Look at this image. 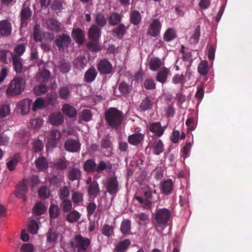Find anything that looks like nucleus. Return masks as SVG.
Masks as SVG:
<instances>
[{
	"instance_id": "23",
	"label": "nucleus",
	"mask_w": 252,
	"mask_h": 252,
	"mask_svg": "<svg viewBox=\"0 0 252 252\" xmlns=\"http://www.w3.org/2000/svg\"><path fill=\"white\" fill-rule=\"evenodd\" d=\"M100 29L96 25H93L90 28L88 35L90 39L98 40L100 36Z\"/></svg>"
},
{
	"instance_id": "6",
	"label": "nucleus",
	"mask_w": 252,
	"mask_h": 252,
	"mask_svg": "<svg viewBox=\"0 0 252 252\" xmlns=\"http://www.w3.org/2000/svg\"><path fill=\"white\" fill-rule=\"evenodd\" d=\"M171 217L170 211L166 208L159 209L156 213L155 219L157 222L160 225H165Z\"/></svg>"
},
{
	"instance_id": "15",
	"label": "nucleus",
	"mask_w": 252,
	"mask_h": 252,
	"mask_svg": "<svg viewBox=\"0 0 252 252\" xmlns=\"http://www.w3.org/2000/svg\"><path fill=\"white\" fill-rule=\"evenodd\" d=\"M32 11L28 6L24 5L21 10L20 16L21 18V24L22 26H27L28 20L30 19Z\"/></svg>"
},
{
	"instance_id": "56",
	"label": "nucleus",
	"mask_w": 252,
	"mask_h": 252,
	"mask_svg": "<svg viewBox=\"0 0 252 252\" xmlns=\"http://www.w3.org/2000/svg\"><path fill=\"white\" fill-rule=\"evenodd\" d=\"M38 195L41 199H45L47 198L50 195L49 189L45 186H41L38 191Z\"/></svg>"
},
{
	"instance_id": "10",
	"label": "nucleus",
	"mask_w": 252,
	"mask_h": 252,
	"mask_svg": "<svg viewBox=\"0 0 252 252\" xmlns=\"http://www.w3.org/2000/svg\"><path fill=\"white\" fill-rule=\"evenodd\" d=\"M81 144L79 140L68 139L64 143L65 149L72 153L78 152L80 150Z\"/></svg>"
},
{
	"instance_id": "11",
	"label": "nucleus",
	"mask_w": 252,
	"mask_h": 252,
	"mask_svg": "<svg viewBox=\"0 0 252 252\" xmlns=\"http://www.w3.org/2000/svg\"><path fill=\"white\" fill-rule=\"evenodd\" d=\"M28 191L27 180H24L17 185L15 194L17 197L23 198V201H26L27 200L26 195Z\"/></svg>"
},
{
	"instance_id": "44",
	"label": "nucleus",
	"mask_w": 252,
	"mask_h": 252,
	"mask_svg": "<svg viewBox=\"0 0 252 252\" xmlns=\"http://www.w3.org/2000/svg\"><path fill=\"white\" fill-rule=\"evenodd\" d=\"M94 21L96 26L99 27H104L107 22L104 15L101 12L97 13L94 15Z\"/></svg>"
},
{
	"instance_id": "29",
	"label": "nucleus",
	"mask_w": 252,
	"mask_h": 252,
	"mask_svg": "<svg viewBox=\"0 0 252 252\" xmlns=\"http://www.w3.org/2000/svg\"><path fill=\"white\" fill-rule=\"evenodd\" d=\"M62 111L65 115L71 118H75L77 116L76 109L68 104H65L63 105Z\"/></svg>"
},
{
	"instance_id": "35",
	"label": "nucleus",
	"mask_w": 252,
	"mask_h": 252,
	"mask_svg": "<svg viewBox=\"0 0 252 252\" xmlns=\"http://www.w3.org/2000/svg\"><path fill=\"white\" fill-rule=\"evenodd\" d=\"M149 68L153 71L158 70L162 65V62L160 59L154 57L150 59L149 62Z\"/></svg>"
},
{
	"instance_id": "36",
	"label": "nucleus",
	"mask_w": 252,
	"mask_h": 252,
	"mask_svg": "<svg viewBox=\"0 0 252 252\" xmlns=\"http://www.w3.org/2000/svg\"><path fill=\"white\" fill-rule=\"evenodd\" d=\"M81 176V171L77 167L72 168L68 172V177L71 181L79 180Z\"/></svg>"
},
{
	"instance_id": "21",
	"label": "nucleus",
	"mask_w": 252,
	"mask_h": 252,
	"mask_svg": "<svg viewBox=\"0 0 252 252\" xmlns=\"http://www.w3.org/2000/svg\"><path fill=\"white\" fill-rule=\"evenodd\" d=\"M142 20V15L136 10H131L129 13V22L134 26L140 24Z\"/></svg>"
},
{
	"instance_id": "2",
	"label": "nucleus",
	"mask_w": 252,
	"mask_h": 252,
	"mask_svg": "<svg viewBox=\"0 0 252 252\" xmlns=\"http://www.w3.org/2000/svg\"><path fill=\"white\" fill-rule=\"evenodd\" d=\"M26 81L21 77L14 78L8 86L6 92L9 96H16L22 93L25 89Z\"/></svg>"
},
{
	"instance_id": "39",
	"label": "nucleus",
	"mask_w": 252,
	"mask_h": 252,
	"mask_svg": "<svg viewBox=\"0 0 252 252\" xmlns=\"http://www.w3.org/2000/svg\"><path fill=\"white\" fill-rule=\"evenodd\" d=\"M35 164L39 171H43L48 167V163L45 158L39 157L35 161Z\"/></svg>"
},
{
	"instance_id": "5",
	"label": "nucleus",
	"mask_w": 252,
	"mask_h": 252,
	"mask_svg": "<svg viewBox=\"0 0 252 252\" xmlns=\"http://www.w3.org/2000/svg\"><path fill=\"white\" fill-rule=\"evenodd\" d=\"M55 42L58 49L60 51H63L71 44L72 40L68 34L62 33L57 36Z\"/></svg>"
},
{
	"instance_id": "64",
	"label": "nucleus",
	"mask_w": 252,
	"mask_h": 252,
	"mask_svg": "<svg viewBox=\"0 0 252 252\" xmlns=\"http://www.w3.org/2000/svg\"><path fill=\"white\" fill-rule=\"evenodd\" d=\"M101 232L102 234L109 238L113 233V228L112 226L105 224L101 229Z\"/></svg>"
},
{
	"instance_id": "59",
	"label": "nucleus",
	"mask_w": 252,
	"mask_h": 252,
	"mask_svg": "<svg viewBox=\"0 0 252 252\" xmlns=\"http://www.w3.org/2000/svg\"><path fill=\"white\" fill-rule=\"evenodd\" d=\"M44 106V101L41 97H38L34 101L32 107L33 111H35L38 109H41Z\"/></svg>"
},
{
	"instance_id": "22",
	"label": "nucleus",
	"mask_w": 252,
	"mask_h": 252,
	"mask_svg": "<svg viewBox=\"0 0 252 252\" xmlns=\"http://www.w3.org/2000/svg\"><path fill=\"white\" fill-rule=\"evenodd\" d=\"M127 140L129 144L137 146L144 140V135L141 133H134L129 135Z\"/></svg>"
},
{
	"instance_id": "18",
	"label": "nucleus",
	"mask_w": 252,
	"mask_h": 252,
	"mask_svg": "<svg viewBox=\"0 0 252 252\" xmlns=\"http://www.w3.org/2000/svg\"><path fill=\"white\" fill-rule=\"evenodd\" d=\"M32 100L30 99H24L18 102L17 106L19 109L21 110L22 115H26L29 112Z\"/></svg>"
},
{
	"instance_id": "53",
	"label": "nucleus",
	"mask_w": 252,
	"mask_h": 252,
	"mask_svg": "<svg viewBox=\"0 0 252 252\" xmlns=\"http://www.w3.org/2000/svg\"><path fill=\"white\" fill-rule=\"evenodd\" d=\"M19 154L15 155L7 163V166L10 171L13 170L19 161Z\"/></svg>"
},
{
	"instance_id": "28",
	"label": "nucleus",
	"mask_w": 252,
	"mask_h": 252,
	"mask_svg": "<svg viewBox=\"0 0 252 252\" xmlns=\"http://www.w3.org/2000/svg\"><path fill=\"white\" fill-rule=\"evenodd\" d=\"M169 69L166 67L162 68L158 73L156 76V80L162 84H164L167 79L168 74L169 73Z\"/></svg>"
},
{
	"instance_id": "32",
	"label": "nucleus",
	"mask_w": 252,
	"mask_h": 252,
	"mask_svg": "<svg viewBox=\"0 0 252 252\" xmlns=\"http://www.w3.org/2000/svg\"><path fill=\"white\" fill-rule=\"evenodd\" d=\"M67 213L65 219L70 223L77 222L81 217L80 213L75 210L71 211Z\"/></svg>"
},
{
	"instance_id": "42",
	"label": "nucleus",
	"mask_w": 252,
	"mask_h": 252,
	"mask_svg": "<svg viewBox=\"0 0 252 252\" xmlns=\"http://www.w3.org/2000/svg\"><path fill=\"white\" fill-rule=\"evenodd\" d=\"M48 28L52 31L58 32L61 30V24L58 21L54 19H51L47 22Z\"/></svg>"
},
{
	"instance_id": "47",
	"label": "nucleus",
	"mask_w": 252,
	"mask_h": 252,
	"mask_svg": "<svg viewBox=\"0 0 252 252\" xmlns=\"http://www.w3.org/2000/svg\"><path fill=\"white\" fill-rule=\"evenodd\" d=\"M122 20L121 15L117 12H113L109 17V23L112 26H116L120 24Z\"/></svg>"
},
{
	"instance_id": "31",
	"label": "nucleus",
	"mask_w": 252,
	"mask_h": 252,
	"mask_svg": "<svg viewBox=\"0 0 252 252\" xmlns=\"http://www.w3.org/2000/svg\"><path fill=\"white\" fill-rule=\"evenodd\" d=\"M69 164V161L64 158H58L53 162L54 167L60 170L65 169Z\"/></svg>"
},
{
	"instance_id": "27",
	"label": "nucleus",
	"mask_w": 252,
	"mask_h": 252,
	"mask_svg": "<svg viewBox=\"0 0 252 252\" xmlns=\"http://www.w3.org/2000/svg\"><path fill=\"white\" fill-rule=\"evenodd\" d=\"M100 192L99 187L97 181H94L89 185L88 193L90 196L96 197Z\"/></svg>"
},
{
	"instance_id": "37",
	"label": "nucleus",
	"mask_w": 252,
	"mask_h": 252,
	"mask_svg": "<svg viewBox=\"0 0 252 252\" xmlns=\"http://www.w3.org/2000/svg\"><path fill=\"white\" fill-rule=\"evenodd\" d=\"M71 199L74 204L80 206L84 201V195L80 191H74L72 193Z\"/></svg>"
},
{
	"instance_id": "3",
	"label": "nucleus",
	"mask_w": 252,
	"mask_h": 252,
	"mask_svg": "<svg viewBox=\"0 0 252 252\" xmlns=\"http://www.w3.org/2000/svg\"><path fill=\"white\" fill-rule=\"evenodd\" d=\"M83 168L87 173L97 172L99 173L102 171L106 169L108 166L102 160H100L97 165L94 159H89L84 162Z\"/></svg>"
},
{
	"instance_id": "57",
	"label": "nucleus",
	"mask_w": 252,
	"mask_h": 252,
	"mask_svg": "<svg viewBox=\"0 0 252 252\" xmlns=\"http://www.w3.org/2000/svg\"><path fill=\"white\" fill-rule=\"evenodd\" d=\"M47 240L50 243H55L58 238V234L53 231L52 229H49L46 235Z\"/></svg>"
},
{
	"instance_id": "55",
	"label": "nucleus",
	"mask_w": 252,
	"mask_h": 252,
	"mask_svg": "<svg viewBox=\"0 0 252 252\" xmlns=\"http://www.w3.org/2000/svg\"><path fill=\"white\" fill-rule=\"evenodd\" d=\"M7 56H11L12 58L13 56V53L10 51L4 49H1L0 50V60L3 63H8L7 61Z\"/></svg>"
},
{
	"instance_id": "4",
	"label": "nucleus",
	"mask_w": 252,
	"mask_h": 252,
	"mask_svg": "<svg viewBox=\"0 0 252 252\" xmlns=\"http://www.w3.org/2000/svg\"><path fill=\"white\" fill-rule=\"evenodd\" d=\"M91 240L80 234L75 236L74 241H71L70 245L71 248H76L78 252L86 251L91 244Z\"/></svg>"
},
{
	"instance_id": "19",
	"label": "nucleus",
	"mask_w": 252,
	"mask_h": 252,
	"mask_svg": "<svg viewBox=\"0 0 252 252\" xmlns=\"http://www.w3.org/2000/svg\"><path fill=\"white\" fill-rule=\"evenodd\" d=\"M64 117L60 112L53 113L50 114L49 118L50 123L53 126H59L64 121Z\"/></svg>"
},
{
	"instance_id": "60",
	"label": "nucleus",
	"mask_w": 252,
	"mask_h": 252,
	"mask_svg": "<svg viewBox=\"0 0 252 252\" xmlns=\"http://www.w3.org/2000/svg\"><path fill=\"white\" fill-rule=\"evenodd\" d=\"M200 36V27L199 26H198L191 36L190 41L191 42L194 44L197 43L199 40V37Z\"/></svg>"
},
{
	"instance_id": "26",
	"label": "nucleus",
	"mask_w": 252,
	"mask_h": 252,
	"mask_svg": "<svg viewBox=\"0 0 252 252\" xmlns=\"http://www.w3.org/2000/svg\"><path fill=\"white\" fill-rule=\"evenodd\" d=\"M97 74V72L94 68L92 67L89 68L85 73L84 78L85 82L87 83H92L95 80Z\"/></svg>"
},
{
	"instance_id": "7",
	"label": "nucleus",
	"mask_w": 252,
	"mask_h": 252,
	"mask_svg": "<svg viewBox=\"0 0 252 252\" xmlns=\"http://www.w3.org/2000/svg\"><path fill=\"white\" fill-rule=\"evenodd\" d=\"M105 187L107 191L110 194H116L120 189L117 177L113 176L108 178Z\"/></svg>"
},
{
	"instance_id": "63",
	"label": "nucleus",
	"mask_w": 252,
	"mask_h": 252,
	"mask_svg": "<svg viewBox=\"0 0 252 252\" xmlns=\"http://www.w3.org/2000/svg\"><path fill=\"white\" fill-rule=\"evenodd\" d=\"M33 36L34 40L36 42L42 41L41 31L39 25H36L34 26Z\"/></svg>"
},
{
	"instance_id": "46",
	"label": "nucleus",
	"mask_w": 252,
	"mask_h": 252,
	"mask_svg": "<svg viewBox=\"0 0 252 252\" xmlns=\"http://www.w3.org/2000/svg\"><path fill=\"white\" fill-rule=\"evenodd\" d=\"M71 64L69 62L64 59H62L59 61L58 65L61 72L63 73H66L69 72L71 69Z\"/></svg>"
},
{
	"instance_id": "51",
	"label": "nucleus",
	"mask_w": 252,
	"mask_h": 252,
	"mask_svg": "<svg viewBox=\"0 0 252 252\" xmlns=\"http://www.w3.org/2000/svg\"><path fill=\"white\" fill-rule=\"evenodd\" d=\"M176 37L175 31L172 29H168L164 33L163 38L166 42H169L173 40Z\"/></svg>"
},
{
	"instance_id": "61",
	"label": "nucleus",
	"mask_w": 252,
	"mask_h": 252,
	"mask_svg": "<svg viewBox=\"0 0 252 252\" xmlns=\"http://www.w3.org/2000/svg\"><path fill=\"white\" fill-rule=\"evenodd\" d=\"M28 231L32 234H36L38 229V224L35 220H32L29 223Z\"/></svg>"
},
{
	"instance_id": "40",
	"label": "nucleus",
	"mask_w": 252,
	"mask_h": 252,
	"mask_svg": "<svg viewBox=\"0 0 252 252\" xmlns=\"http://www.w3.org/2000/svg\"><path fill=\"white\" fill-rule=\"evenodd\" d=\"M49 213L50 218L55 219L60 216L61 209L57 205L51 204L49 209Z\"/></svg>"
},
{
	"instance_id": "45",
	"label": "nucleus",
	"mask_w": 252,
	"mask_h": 252,
	"mask_svg": "<svg viewBox=\"0 0 252 252\" xmlns=\"http://www.w3.org/2000/svg\"><path fill=\"white\" fill-rule=\"evenodd\" d=\"M72 202L69 199L61 200L60 207L64 213L70 212L72 209Z\"/></svg>"
},
{
	"instance_id": "14",
	"label": "nucleus",
	"mask_w": 252,
	"mask_h": 252,
	"mask_svg": "<svg viewBox=\"0 0 252 252\" xmlns=\"http://www.w3.org/2000/svg\"><path fill=\"white\" fill-rule=\"evenodd\" d=\"M62 136V133L60 130L57 129L52 130L47 143L48 146L51 148H55L57 142L61 139Z\"/></svg>"
},
{
	"instance_id": "62",
	"label": "nucleus",
	"mask_w": 252,
	"mask_h": 252,
	"mask_svg": "<svg viewBox=\"0 0 252 252\" xmlns=\"http://www.w3.org/2000/svg\"><path fill=\"white\" fill-rule=\"evenodd\" d=\"M59 94L62 99H66L69 97L70 92L67 87L64 86L60 89Z\"/></svg>"
},
{
	"instance_id": "43",
	"label": "nucleus",
	"mask_w": 252,
	"mask_h": 252,
	"mask_svg": "<svg viewBox=\"0 0 252 252\" xmlns=\"http://www.w3.org/2000/svg\"><path fill=\"white\" fill-rule=\"evenodd\" d=\"M88 61L84 56H79L76 59L74 64L76 67L80 70L83 69L87 64Z\"/></svg>"
},
{
	"instance_id": "48",
	"label": "nucleus",
	"mask_w": 252,
	"mask_h": 252,
	"mask_svg": "<svg viewBox=\"0 0 252 252\" xmlns=\"http://www.w3.org/2000/svg\"><path fill=\"white\" fill-rule=\"evenodd\" d=\"M198 71L202 76H205L209 71L208 63L207 61H202L198 66Z\"/></svg>"
},
{
	"instance_id": "8",
	"label": "nucleus",
	"mask_w": 252,
	"mask_h": 252,
	"mask_svg": "<svg viewBox=\"0 0 252 252\" xmlns=\"http://www.w3.org/2000/svg\"><path fill=\"white\" fill-rule=\"evenodd\" d=\"M113 151V144L109 138L106 137L101 139L100 152L106 157H110Z\"/></svg>"
},
{
	"instance_id": "20",
	"label": "nucleus",
	"mask_w": 252,
	"mask_h": 252,
	"mask_svg": "<svg viewBox=\"0 0 252 252\" xmlns=\"http://www.w3.org/2000/svg\"><path fill=\"white\" fill-rule=\"evenodd\" d=\"M160 186L161 192L165 195H169L173 190V181L171 179L163 181L161 183Z\"/></svg>"
},
{
	"instance_id": "34",
	"label": "nucleus",
	"mask_w": 252,
	"mask_h": 252,
	"mask_svg": "<svg viewBox=\"0 0 252 252\" xmlns=\"http://www.w3.org/2000/svg\"><path fill=\"white\" fill-rule=\"evenodd\" d=\"M46 210V207L45 204L43 202H39L33 206L32 212L35 216H38L43 214Z\"/></svg>"
},
{
	"instance_id": "52",
	"label": "nucleus",
	"mask_w": 252,
	"mask_h": 252,
	"mask_svg": "<svg viewBox=\"0 0 252 252\" xmlns=\"http://www.w3.org/2000/svg\"><path fill=\"white\" fill-rule=\"evenodd\" d=\"M92 114L90 110L84 109L80 114L79 121L88 122L92 120Z\"/></svg>"
},
{
	"instance_id": "17",
	"label": "nucleus",
	"mask_w": 252,
	"mask_h": 252,
	"mask_svg": "<svg viewBox=\"0 0 252 252\" xmlns=\"http://www.w3.org/2000/svg\"><path fill=\"white\" fill-rule=\"evenodd\" d=\"M12 27L7 20L0 21V34L3 36H8L11 34Z\"/></svg>"
},
{
	"instance_id": "30",
	"label": "nucleus",
	"mask_w": 252,
	"mask_h": 252,
	"mask_svg": "<svg viewBox=\"0 0 252 252\" xmlns=\"http://www.w3.org/2000/svg\"><path fill=\"white\" fill-rule=\"evenodd\" d=\"M120 230L124 235H127L131 234V221L128 219H124L122 220Z\"/></svg>"
},
{
	"instance_id": "49",
	"label": "nucleus",
	"mask_w": 252,
	"mask_h": 252,
	"mask_svg": "<svg viewBox=\"0 0 252 252\" xmlns=\"http://www.w3.org/2000/svg\"><path fill=\"white\" fill-rule=\"evenodd\" d=\"M70 191L67 186H63L58 191V195L60 200L68 199L69 196Z\"/></svg>"
},
{
	"instance_id": "1",
	"label": "nucleus",
	"mask_w": 252,
	"mask_h": 252,
	"mask_svg": "<svg viewBox=\"0 0 252 252\" xmlns=\"http://www.w3.org/2000/svg\"><path fill=\"white\" fill-rule=\"evenodd\" d=\"M105 117L106 122L113 128H118L124 120L122 112L116 108L111 107L105 111Z\"/></svg>"
},
{
	"instance_id": "25",
	"label": "nucleus",
	"mask_w": 252,
	"mask_h": 252,
	"mask_svg": "<svg viewBox=\"0 0 252 252\" xmlns=\"http://www.w3.org/2000/svg\"><path fill=\"white\" fill-rule=\"evenodd\" d=\"M12 60L15 72L17 73H21L23 69L22 58L19 56L13 55Z\"/></svg>"
},
{
	"instance_id": "24",
	"label": "nucleus",
	"mask_w": 252,
	"mask_h": 252,
	"mask_svg": "<svg viewBox=\"0 0 252 252\" xmlns=\"http://www.w3.org/2000/svg\"><path fill=\"white\" fill-rule=\"evenodd\" d=\"M150 147L153 149V153L157 155L163 152L164 150V145L160 139H155Z\"/></svg>"
},
{
	"instance_id": "38",
	"label": "nucleus",
	"mask_w": 252,
	"mask_h": 252,
	"mask_svg": "<svg viewBox=\"0 0 252 252\" xmlns=\"http://www.w3.org/2000/svg\"><path fill=\"white\" fill-rule=\"evenodd\" d=\"M152 97L147 96L145 99L142 100L140 104V109L142 111H145L151 109L153 107V103L152 102Z\"/></svg>"
},
{
	"instance_id": "13",
	"label": "nucleus",
	"mask_w": 252,
	"mask_h": 252,
	"mask_svg": "<svg viewBox=\"0 0 252 252\" xmlns=\"http://www.w3.org/2000/svg\"><path fill=\"white\" fill-rule=\"evenodd\" d=\"M165 128V126H161L160 122L152 123L148 126L149 130L158 137H159L163 135Z\"/></svg>"
},
{
	"instance_id": "9",
	"label": "nucleus",
	"mask_w": 252,
	"mask_h": 252,
	"mask_svg": "<svg viewBox=\"0 0 252 252\" xmlns=\"http://www.w3.org/2000/svg\"><path fill=\"white\" fill-rule=\"evenodd\" d=\"M161 28V24L158 19H154L150 23L147 33L152 36L159 35Z\"/></svg>"
},
{
	"instance_id": "33",
	"label": "nucleus",
	"mask_w": 252,
	"mask_h": 252,
	"mask_svg": "<svg viewBox=\"0 0 252 252\" xmlns=\"http://www.w3.org/2000/svg\"><path fill=\"white\" fill-rule=\"evenodd\" d=\"M127 28L123 24H120L113 30L115 35L119 39H122L126 34Z\"/></svg>"
},
{
	"instance_id": "12",
	"label": "nucleus",
	"mask_w": 252,
	"mask_h": 252,
	"mask_svg": "<svg viewBox=\"0 0 252 252\" xmlns=\"http://www.w3.org/2000/svg\"><path fill=\"white\" fill-rule=\"evenodd\" d=\"M112 69V64L106 59L100 60L97 65V70L100 74H109L111 73Z\"/></svg>"
},
{
	"instance_id": "54",
	"label": "nucleus",
	"mask_w": 252,
	"mask_h": 252,
	"mask_svg": "<svg viewBox=\"0 0 252 252\" xmlns=\"http://www.w3.org/2000/svg\"><path fill=\"white\" fill-rule=\"evenodd\" d=\"M50 77V72L46 69H43L40 72L37 76V80L40 82H46Z\"/></svg>"
},
{
	"instance_id": "41",
	"label": "nucleus",
	"mask_w": 252,
	"mask_h": 252,
	"mask_svg": "<svg viewBox=\"0 0 252 252\" xmlns=\"http://www.w3.org/2000/svg\"><path fill=\"white\" fill-rule=\"evenodd\" d=\"M130 241L129 239H125L119 243L115 248L116 252H126L130 245Z\"/></svg>"
},
{
	"instance_id": "58",
	"label": "nucleus",
	"mask_w": 252,
	"mask_h": 252,
	"mask_svg": "<svg viewBox=\"0 0 252 252\" xmlns=\"http://www.w3.org/2000/svg\"><path fill=\"white\" fill-rule=\"evenodd\" d=\"M119 90L123 94H126L130 93L131 91V87L126 83L121 82L118 87Z\"/></svg>"
},
{
	"instance_id": "16",
	"label": "nucleus",
	"mask_w": 252,
	"mask_h": 252,
	"mask_svg": "<svg viewBox=\"0 0 252 252\" xmlns=\"http://www.w3.org/2000/svg\"><path fill=\"white\" fill-rule=\"evenodd\" d=\"M71 36L73 40L79 45H82L85 41V33L80 28L73 29Z\"/></svg>"
},
{
	"instance_id": "50",
	"label": "nucleus",
	"mask_w": 252,
	"mask_h": 252,
	"mask_svg": "<svg viewBox=\"0 0 252 252\" xmlns=\"http://www.w3.org/2000/svg\"><path fill=\"white\" fill-rule=\"evenodd\" d=\"M90 41L87 44L88 48L94 52H97L101 50V48L98 42V40L90 39Z\"/></svg>"
}]
</instances>
